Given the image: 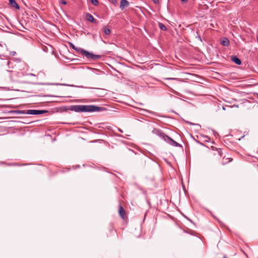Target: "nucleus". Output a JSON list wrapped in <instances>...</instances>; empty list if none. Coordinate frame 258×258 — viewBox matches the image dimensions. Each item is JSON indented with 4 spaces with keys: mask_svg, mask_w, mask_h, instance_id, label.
Returning a JSON list of instances; mask_svg holds the SVG:
<instances>
[{
    "mask_svg": "<svg viewBox=\"0 0 258 258\" xmlns=\"http://www.w3.org/2000/svg\"><path fill=\"white\" fill-rule=\"evenodd\" d=\"M103 107L93 105H74L70 106L69 109L77 112H96L102 110Z\"/></svg>",
    "mask_w": 258,
    "mask_h": 258,
    "instance_id": "obj_1",
    "label": "nucleus"
},
{
    "mask_svg": "<svg viewBox=\"0 0 258 258\" xmlns=\"http://www.w3.org/2000/svg\"><path fill=\"white\" fill-rule=\"evenodd\" d=\"M70 46L75 50L78 53H81L91 60H96L101 57V55L94 54L92 52H88L81 48L76 47L72 42H69Z\"/></svg>",
    "mask_w": 258,
    "mask_h": 258,
    "instance_id": "obj_2",
    "label": "nucleus"
},
{
    "mask_svg": "<svg viewBox=\"0 0 258 258\" xmlns=\"http://www.w3.org/2000/svg\"><path fill=\"white\" fill-rule=\"evenodd\" d=\"M211 154L212 156V160L214 161L221 160L223 156L222 150L220 148L213 150Z\"/></svg>",
    "mask_w": 258,
    "mask_h": 258,
    "instance_id": "obj_3",
    "label": "nucleus"
},
{
    "mask_svg": "<svg viewBox=\"0 0 258 258\" xmlns=\"http://www.w3.org/2000/svg\"><path fill=\"white\" fill-rule=\"evenodd\" d=\"M164 140L171 146L177 147H181V145L180 144L174 141L167 135L165 136V138Z\"/></svg>",
    "mask_w": 258,
    "mask_h": 258,
    "instance_id": "obj_4",
    "label": "nucleus"
},
{
    "mask_svg": "<svg viewBox=\"0 0 258 258\" xmlns=\"http://www.w3.org/2000/svg\"><path fill=\"white\" fill-rule=\"evenodd\" d=\"M152 134L160 137L163 140H164L165 136H166V135H165L162 131L158 128H154L152 131Z\"/></svg>",
    "mask_w": 258,
    "mask_h": 258,
    "instance_id": "obj_5",
    "label": "nucleus"
},
{
    "mask_svg": "<svg viewBox=\"0 0 258 258\" xmlns=\"http://www.w3.org/2000/svg\"><path fill=\"white\" fill-rule=\"evenodd\" d=\"M9 5L11 8L19 10L20 7L15 0H9Z\"/></svg>",
    "mask_w": 258,
    "mask_h": 258,
    "instance_id": "obj_6",
    "label": "nucleus"
},
{
    "mask_svg": "<svg viewBox=\"0 0 258 258\" xmlns=\"http://www.w3.org/2000/svg\"><path fill=\"white\" fill-rule=\"evenodd\" d=\"M44 112V110H28L27 111V114H41Z\"/></svg>",
    "mask_w": 258,
    "mask_h": 258,
    "instance_id": "obj_7",
    "label": "nucleus"
},
{
    "mask_svg": "<svg viewBox=\"0 0 258 258\" xmlns=\"http://www.w3.org/2000/svg\"><path fill=\"white\" fill-rule=\"evenodd\" d=\"M118 213L120 217L122 219H124L125 211L121 204H120L118 206Z\"/></svg>",
    "mask_w": 258,
    "mask_h": 258,
    "instance_id": "obj_8",
    "label": "nucleus"
},
{
    "mask_svg": "<svg viewBox=\"0 0 258 258\" xmlns=\"http://www.w3.org/2000/svg\"><path fill=\"white\" fill-rule=\"evenodd\" d=\"M129 3L126 0H121L120 4V8L122 10L125 7H128Z\"/></svg>",
    "mask_w": 258,
    "mask_h": 258,
    "instance_id": "obj_9",
    "label": "nucleus"
},
{
    "mask_svg": "<svg viewBox=\"0 0 258 258\" xmlns=\"http://www.w3.org/2000/svg\"><path fill=\"white\" fill-rule=\"evenodd\" d=\"M86 18L88 21H89L92 23H96V20L93 17V16L89 13L87 14Z\"/></svg>",
    "mask_w": 258,
    "mask_h": 258,
    "instance_id": "obj_10",
    "label": "nucleus"
},
{
    "mask_svg": "<svg viewBox=\"0 0 258 258\" xmlns=\"http://www.w3.org/2000/svg\"><path fill=\"white\" fill-rule=\"evenodd\" d=\"M231 60L238 65H240L241 63L240 59L236 56H232Z\"/></svg>",
    "mask_w": 258,
    "mask_h": 258,
    "instance_id": "obj_11",
    "label": "nucleus"
},
{
    "mask_svg": "<svg viewBox=\"0 0 258 258\" xmlns=\"http://www.w3.org/2000/svg\"><path fill=\"white\" fill-rule=\"evenodd\" d=\"M0 63L3 66H8L9 68H10L11 67L10 66L12 62L11 61L8 60L7 59H2L1 60Z\"/></svg>",
    "mask_w": 258,
    "mask_h": 258,
    "instance_id": "obj_12",
    "label": "nucleus"
},
{
    "mask_svg": "<svg viewBox=\"0 0 258 258\" xmlns=\"http://www.w3.org/2000/svg\"><path fill=\"white\" fill-rule=\"evenodd\" d=\"M232 160V158H226L225 156H223L222 157V164L225 165L229 162L231 161Z\"/></svg>",
    "mask_w": 258,
    "mask_h": 258,
    "instance_id": "obj_13",
    "label": "nucleus"
},
{
    "mask_svg": "<svg viewBox=\"0 0 258 258\" xmlns=\"http://www.w3.org/2000/svg\"><path fill=\"white\" fill-rule=\"evenodd\" d=\"M221 44L225 46H227L229 44V41L227 38H223L221 41Z\"/></svg>",
    "mask_w": 258,
    "mask_h": 258,
    "instance_id": "obj_14",
    "label": "nucleus"
},
{
    "mask_svg": "<svg viewBox=\"0 0 258 258\" xmlns=\"http://www.w3.org/2000/svg\"><path fill=\"white\" fill-rule=\"evenodd\" d=\"M158 26L160 28V29L163 31H166L167 28L166 26L162 23L159 22L158 23Z\"/></svg>",
    "mask_w": 258,
    "mask_h": 258,
    "instance_id": "obj_15",
    "label": "nucleus"
},
{
    "mask_svg": "<svg viewBox=\"0 0 258 258\" xmlns=\"http://www.w3.org/2000/svg\"><path fill=\"white\" fill-rule=\"evenodd\" d=\"M108 231L110 232V233H112L113 234H114L115 233V231L114 230V228L112 226V225H110L108 228Z\"/></svg>",
    "mask_w": 258,
    "mask_h": 258,
    "instance_id": "obj_16",
    "label": "nucleus"
},
{
    "mask_svg": "<svg viewBox=\"0 0 258 258\" xmlns=\"http://www.w3.org/2000/svg\"><path fill=\"white\" fill-rule=\"evenodd\" d=\"M164 79L166 80H174V81H181V80L179 79L176 78H165Z\"/></svg>",
    "mask_w": 258,
    "mask_h": 258,
    "instance_id": "obj_17",
    "label": "nucleus"
},
{
    "mask_svg": "<svg viewBox=\"0 0 258 258\" xmlns=\"http://www.w3.org/2000/svg\"><path fill=\"white\" fill-rule=\"evenodd\" d=\"M104 32L106 35H109L110 33V30L108 28H105L104 29Z\"/></svg>",
    "mask_w": 258,
    "mask_h": 258,
    "instance_id": "obj_18",
    "label": "nucleus"
},
{
    "mask_svg": "<svg viewBox=\"0 0 258 258\" xmlns=\"http://www.w3.org/2000/svg\"><path fill=\"white\" fill-rule=\"evenodd\" d=\"M91 3L95 6L98 5L99 2L98 0H91Z\"/></svg>",
    "mask_w": 258,
    "mask_h": 258,
    "instance_id": "obj_19",
    "label": "nucleus"
},
{
    "mask_svg": "<svg viewBox=\"0 0 258 258\" xmlns=\"http://www.w3.org/2000/svg\"><path fill=\"white\" fill-rule=\"evenodd\" d=\"M111 3L113 5H115L117 4V0H111Z\"/></svg>",
    "mask_w": 258,
    "mask_h": 258,
    "instance_id": "obj_20",
    "label": "nucleus"
},
{
    "mask_svg": "<svg viewBox=\"0 0 258 258\" xmlns=\"http://www.w3.org/2000/svg\"><path fill=\"white\" fill-rule=\"evenodd\" d=\"M60 3V4H62L63 5H66L67 4V2L64 0H61Z\"/></svg>",
    "mask_w": 258,
    "mask_h": 258,
    "instance_id": "obj_21",
    "label": "nucleus"
},
{
    "mask_svg": "<svg viewBox=\"0 0 258 258\" xmlns=\"http://www.w3.org/2000/svg\"><path fill=\"white\" fill-rule=\"evenodd\" d=\"M197 33L198 34V38L200 40V41H202V40L201 39V37H200V35L198 34V31H197Z\"/></svg>",
    "mask_w": 258,
    "mask_h": 258,
    "instance_id": "obj_22",
    "label": "nucleus"
},
{
    "mask_svg": "<svg viewBox=\"0 0 258 258\" xmlns=\"http://www.w3.org/2000/svg\"><path fill=\"white\" fill-rule=\"evenodd\" d=\"M152 1L155 4H157L159 3V0H152Z\"/></svg>",
    "mask_w": 258,
    "mask_h": 258,
    "instance_id": "obj_23",
    "label": "nucleus"
},
{
    "mask_svg": "<svg viewBox=\"0 0 258 258\" xmlns=\"http://www.w3.org/2000/svg\"><path fill=\"white\" fill-rule=\"evenodd\" d=\"M182 2H186L187 0H181Z\"/></svg>",
    "mask_w": 258,
    "mask_h": 258,
    "instance_id": "obj_24",
    "label": "nucleus"
},
{
    "mask_svg": "<svg viewBox=\"0 0 258 258\" xmlns=\"http://www.w3.org/2000/svg\"><path fill=\"white\" fill-rule=\"evenodd\" d=\"M256 40H257V41L258 42V35L256 36Z\"/></svg>",
    "mask_w": 258,
    "mask_h": 258,
    "instance_id": "obj_25",
    "label": "nucleus"
}]
</instances>
